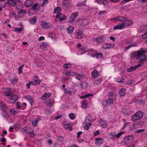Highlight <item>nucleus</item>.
Listing matches in <instances>:
<instances>
[{"mask_svg": "<svg viewBox=\"0 0 147 147\" xmlns=\"http://www.w3.org/2000/svg\"><path fill=\"white\" fill-rule=\"evenodd\" d=\"M33 3V1L32 0H26L24 3V5L27 7L31 6Z\"/></svg>", "mask_w": 147, "mask_h": 147, "instance_id": "obj_15", "label": "nucleus"}, {"mask_svg": "<svg viewBox=\"0 0 147 147\" xmlns=\"http://www.w3.org/2000/svg\"><path fill=\"white\" fill-rule=\"evenodd\" d=\"M47 46V44L45 42H42L41 43L40 45V48L43 49H44L46 48Z\"/></svg>", "mask_w": 147, "mask_h": 147, "instance_id": "obj_33", "label": "nucleus"}, {"mask_svg": "<svg viewBox=\"0 0 147 147\" xmlns=\"http://www.w3.org/2000/svg\"><path fill=\"white\" fill-rule=\"evenodd\" d=\"M126 18L123 16H118L117 20L120 22H123Z\"/></svg>", "mask_w": 147, "mask_h": 147, "instance_id": "obj_35", "label": "nucleus"}, {"mask_svg": "<svg viewBox=\"0 0 147 147\" xmlns=\"http://www.w3.org/2000/svg\"><path fill=\"white\" fill-rule=\"evenodd\" d=\"M28 134H29L30 135V136L32 137H33L35 135V134L33 131H28Z\"/></svg>", "mask_w": 147, "mask_h": 147, "instance_id": "obj_59", "label": "nucleus"}, {"mask_svg": "<svg viewBox=\"0 0 147 147\" xmlns=\"http://www.w3.org/2000/svg\"><path fill=\"white\" fill-rule=\"evenodd\" d=\"M140 123L139 122H138L134 124L133 125V127L135 128H138L140 126Z\"/></svg>", "mask_w": 147, "mask_h": 147, "instance_id": "obj_48", "label": "nucleus"}, {"mask_svg": "<svg viewBox=\"0 0 147 147\" xmlns=\"http://www.w3.org/2000/svg\"><path fill=\"white\" fill-rule=\"evenodd\" d=\"M6 106L5 105L4 103H0V108L1 109L5 110L6 109Z\"/></svg>", "mask_w": 147, "mask_h": 147, "instance_id": "obj_42", "label": "nucleus"}, {"mask_svg": "<svg viewBox=\"0 0 147 147\" xmlns=\"http://www.w3.org/2000/svg\"><path fill=\"white\" fill-rule=\"evenodd\" d=\"M51 95V93L49 92H45L44 95L41 97V99L42 100H44L47 98H49Z\"/></svg>", "mask_w": 147, "mask_h": 147, "instance_id": "obj_12", "label": "nucleus"}, {"mask_svg": "<svg viewBox=\"0 0 147 147\" xmlns=\"http://www.w3.org/2000/svg\"><path fill=\"white\" fill-rule=\"evenodd\" d=\"M91 56L93 57H96L97 58H101L102 57V53H97L95 55L91 54Z\"/></svg>", "mask_w": 147, "mask_h": 147, "instance_id": "obj_27", "label": "nucleus"}, {"mask_svg": "<svg viewBox=\"0 0 147 147\" xmlns=\"http://www.w3.org/2000/svg\"><path fill=\"white\" fill-rule=\"evenodd\" d=\"M37 18L35 16H34L33 18H30L29 21L32 24H34L36 22Z\"/></svg>", "mask_w": 147, "mask_h": 147, "instance_id": "obj_25", "label": "nucleus"}, {"mask_svg": "<svg viewBox=\"0 0 147 147\" xmlns=\"http://www.w3.org/2000/svg\"><path fill=\"white\" fill-rule=\"evenodd\" d=\"M25 98L26 99H27L29 101L32 100V98L30 96H27L25 97Z\"/></svg>", "mask_w": 147, "mask_h": 147, "instance_id": "obj_62", "label": "nucleus"}, {"mask_svg": "<svg viewBox=\"0 0 147 147\" xmlns=\"http://www.w3.org/2000/svg\"><path fill=\"white\" fill-rule=\"evenodd\" d=\"M92 77L93 78H96L98 77V73L96 69H94L93 71L91 73Z\"/></svg>", "mask_w": 147, "mask_h": 147, "instance_id": "obj_14", "label": "nucleus"}, {"mask_svg": "<svg viewBox=\"0 0 147 147\" xmlns=\"http://www.w3.org/2000/svg\"><path fill=\"white\" fill-rule=\"evenodd\" d=\"M140 29L141 32H145L146 30H147V27L145 26H142L140 27Z\"/></svg>", "mask_w": 147, "mask_h": 147, "instance_id": "obj_39", "label": "nucleus"}, {"mask_svg": "<svg viewBox=\"0 0 147 147\" xmlns=\"http://www.w3.org/2000/svg\"><path fill=\"white\" fill-rule=\"evenodd\" d=\"M28 128L26 127H23L22 129V131L25 133L26 134H28Z\"/></svg>", "mask_w": 147, "mask_h": 147, "instance_id": "obj_51", "label": "nucleus"}, {"mask_svg": "<svg viewBox=\"0 0 147 147\" xmlns=\"http://www.w3.org/2000/svg\"><path fill=\"white\" fill-rule=\"evenodd\" d=\"M54 103L53 101H51L50 100H48L46 101V104L47 105L50 107L53 105Z\"/></svg>", "mask_w": 147, "mask_h": 147, "instance_id": "obj_30", "label": "nucleus"}, {"mask_svg": "<svg viewBox=\"0 0 147 147\" xmlns=\"http://www.w3.org/2000/svg\"><path fill=\"white\" fill-rule=\"evenodd\" d=\"M24 65H22L21 66H20V67H19L18 69L19 72V74H20L21 73H22V67Z\"/></svg>", "mask_w": 147, "mask_h": 147, "instance_id": "obj_60", "label": "nucleus"}, {"mask_svg": "<svg viewBox=\"0 0 147 147\" xmlns=\"http://www.w3.org/2000/svg\"><path fill=\"white\" fill-rule=\"evenodd\" d=\"M69 117L71 119H73L75 118V114L73 113H71L69 115Z\"/></svg>", "mask_w": 147, "mask_h": 147, "instance_id": "obj_54", "label": "nucleus"}, {"mask_svg": "<svg viewBox=\"0 0 147 147\" xmlns=\"http://www.w3.org/2000/svg\"><path fill=\"white\" fill-rule=\"evenodd\" d=\"M41 25L43 29H48L52 27L51 25L49 23H48L45 22H41Z\"/></svg>", "mask_w": 147, "mask_h": 147, "instance_id": "obj_4", "label": "nucleus"}, {"mask_svg": "<svg viewBox=\"0 0 147 147\" xmlns=\"http://www.w3.org/2000/svg\"><path fill=\"white\" fill-rule=\"evenodd\" d=\"M25 13H26V11L22 9L18 12V14L19 15L21 14V16H23Z\"/></svg>", "mask_w": 147, "mask_h": 147, "instance_id": "obj_37", "label": "nucleus"}, {"mask_svg": "<svg viewBox=\"0 0 147 147\" xmlns=\"http://www.w3.org/2000/svg\"><path fill=\"white\" fill-rule=\"evenodd\" d=\"M40 119L38 118L36 119V120L32 121V125L34 126H36L38 122L39 121Z\"/></svg>", "mask_w": 147, "mask_h": 147, "instance_id": "obj_36", "label": "nucleus"}, {"mask_svg": "<svg viewBox=\"0 0 147 147\" xmlns=\"http://www.w3.org/2000/svg\"><path fill=\"white\" fill-rule=\"evenodd\" d=\"M88 20L86 19H82L80 21L79 25L80 26H85L88 24Z\"/></svg>", "mask_w": 147, "mask_h": 147, "instance_id": "obj_10", "label": "nucleus"}, {"mask_svg": "<svg viewBox=\"0 0 147 147\" xmlns=\"http://www.w3.org/2000/svg\"><path fill=\"white\" fill-rule=\"evenodd\" d=\"M17 78L16 77L10 79V84L11 85H15L17 82Z\"/></svg>", "mask_w": 147, "mask_h": 147, "instance_id": "obj_19", "label": "nucleus"}, {"mask_svg": "<svg viewBox=\"0 0 147 147\" xmlns=\"http://www.w3.org/2000/svg\"><path fill=\"white\" fill-rule=\"evenodd\" d=\"M123 131H121L118 133L117 134H116V138H119L122 134L124 133Z\"/></svg>", "mask_w": 147, "mask_h": 147, "instance_id": "obj_58", "label": "nucleus"}, {"mask_svg": "<svg viewBox=\"0 0 147 147\" xmlns=\"http://www.w3.org/2000/svg\"><path fill=\"white\" fill-rule=\"evenodd\" d=\"M86 0H84L82 2H79L78 3L77 6L78 7H80L82 6H86Z\"/></svg>", "mask_w": 147, "mask_h": 147, "instance_id": "obj_24", "label": "nucleus"}, {"mask_svg": "<svg viewBox=\"0 0 147 147\" xmlns=\"http://www.w3.org/2000/svg\"><path fill=\"white\" fill-rule=\"evenodd\" d=\"M101 125L104 128H105L107 125V123L106 121L103 120H101L100 122Z\"/></svg>", "mask_w": 147, "mask_h": 147, "instance_id": "obj_34", "label": "nucleus"}, {"mask_svg": "<svg viewBox=\"0 0 147 147\" xmlns=\"http://www.w3.org/2000/svg\"><path fill=\"white\" fill-rule=\"evenodd\" d=\"M10 112L11 114H16L17 113L16 111L14 110L13 109H11L10 110Z\"/></svg>", "mask_w": 147, "mask_h": 147, "instance_id": "obj_61", "label": "nucleus"}, {"mask_svg": "<svg viewBox=\"0 0 147 147\" xmlns=\"http://www.w3.org/2000/svg\"><path fill=\"white\" fill-rule=\"evenodd\" d=\"M144 131V129H138L136 130L135 132V133H140L143 132Z\"/></svg>", "mask_w": 147, "mask_h": 147, "instance_id": "obj_52", "label": "nucleus"}, {"mask_svg": "<svg viewBox=\"0 0 147 147\" xmlns=\"http://www.w3.org/2000/svg\"><path fill=\"white\" fill-rule=\"evenodd\" d=\"M79 13L76 12L72 13L70 16L69 21L70 22H72L74 20V19L78 15Z\"/></svg>", "mask_w": 147, "mask_h": 147, "instance_id": "obj_6", "label": "nucleus"}, {"mask_svg": "<svg viewBox=\"0 0 147 147\" xmlns=\"http://www.w3.org/2000/svg\"><path fill=\"white\" fill-rule=\"evenodd\" d=\"M81 87L83 89L86 88L88 86V85L86 82H82L81 84Z\"/></svg>", "mask_w": 147, "mask_h": 147, "instance_id": "obj_44", "label": "nucleus"}, {"mask_svg": "<svg viewBox=\"0 0 147 147\" xmlns=\"http://www.w3.org/2000/svg\"><path fill=\"white\" fill-rule=\"evenodd\" d=\"M39 4L38 3H35L32 6V8L30 10L32 11L33 10H36L38 9V6Z\"/></svg>", "mask_w": 147, "mask_h": 147, "instance_id": "obj_28", "label": "nucleus"}, {"mask_svg": "<svg viewBox=\"0 0 147 147\" xmlns=\"http://www.w3.org/2000/svg\"><path fill=\"white\" fill-rule=\"evenodd\" d=\"M48 0H43L41 6L44 7L46 4H47Z\"/></svg>", "mask_w": 147, "mask_h": 147, "instance_id": "obj_57", "label": "nucleus"}, {"mask_svg": "<svg viewBox=\"0 0 147 147\" xmlns=\"http://www.w3.org/2000/svg\"><path fill=\"white\" fill-rule=\"evenodd\" d=\"M116 96V92L115 91L113 92H111V103L113 102V101L112 102V101L115 100Z\"/></svg>", "mask_w": 147, "mask_h": 147, "instance_id": "obj_9", "label": "nucleus"}, {"mask_svg": "<svg viewBox=\"0 0 147 147\" xmlns=\"http://www.w3.org/2000/svg\"><path fill=\"white\" fill-rule=\"evenodd\" d=\"M83 33L81 31H79L76 33V37L77 38H81L82 37Z\"/></svg>", "mask_w": 147, "mask_h": 147, "instance_id": "obj_29", "label": "nucleus"}, {"mask_svg": "<svg viewBox=\"0 0 147 147\" xmlns=\"http://www.w3.org/2000/svg\"><path fill=\"white\" fill-rule=\"evenodd\" d=\"M85 126L84 127L85 129L88 130L89 129V127L91 126L92 124L91 123H84Z\"/></svg>", "mask_w": 147, "mask_h": 147, "instance_id": "obj_45", "label": "nucleus"}, {"mask_svg": "<svg viewBox=\"0 0 147 147\" xmlns=\"http://www.w3.org/2000/svg\"><path fill=\"white\" fill-rule=\"evenodd\" d=\"M61 9V8L60 7H58L55 9L54 13H58Z\"/></svg>", "mask_w": 147, "mask_h": 147, "instance_id": "obj_43", "label": "nucleus"}, {"mask_svg": "<svg viewBox=\"0 0 147 147\" xmlns=\"http://www.w3.org/2000/svg\"><path fill=\"white\" fill-rule=\"evenodd\" d=\"M146 52V51H145L143 50H139L138 52H137V59H139V58H141V57L146 56L144 54H145Z\"/></svg>", "mask_w": 147, "mask_h": 147, "instance_id": "obj_7", "label": "nucleus"}, {"mask_svg": "<svg viewBox=\"0 0 147 147\" xmlns=\"http://www.w3.org/2000/svg\"><path fill=\"white\" fill-rule=\"evenodd\" d=\"M96 2L104 5H106L108 4L107 1L106 0H95Z\"/></svg>", "mask_w": 147, "mask_h": 147, "instance_id": "obj_21", "label": "nucleus"}, {"mask_svg": "<svg viewBox=\"0 0 147 147\" xmlns=\"http://www.w3.org/2000/svg\"><path fill=\"white\" fill-rule=\"evenodd\" d=\"M110 47V44H105L102 47V48H105L106 49L109 48Z\"/></svg>", "mask_w": 147, "mask_h": 147, "instance_id": "obj_53", "label": "nucleus"}, {"mask_svg": "<svg viewBox=\"0 0 147 147\" xmlns=\"http://www.w3.org/2000/svg\"><path fill=\"white\" fill-rule=\"evenodd\" d=\"M141 65V64H139L138 65L131 66L127 69V71L128 72H129L135 70L138 67H140Z\"/></svg>", "mask_w": 147, "mask_h": 147, "instance_id": "obj_8", "label": "nucleus"}, {"mask_svg": "<svg viewBox=\"0 0 147 147\" xmlns=\"http://www.w3.org/2000/svg\"><path fill=\"white\" fill-rule=\"evenodd\" d=\"M74 30V28L73 27L71 26L67 28V30L69 34H71L73 32Z\"/></svg>", "mask_w": 147, "mask_h": 147, "instance_id": "obj_38", "label": "nucleus"}, {"mask_svg": "<svg viewBox=\"0 0 147 147\" xmlns=\"http://www.w3.org/2000/svg\"><path fill=\"white\" fill-rule=\"evenodd\" d=\"M83 75L78 74L76 75V79L78 80H80V79L82 78L83 77Z\"/></svg>", "mask_w": 147, "mask_h": 147, "instance_id": "obj_46", "label": "nucleus"}, {"mask_svg": "<svg viewBox=\"0 0 147 147\" xmlns=\"http://www.w3.org/2000/svg\"><path fill=\"white\" fill-rule=\"evenodd\" d=\"M106 12L105 11H100L98 14L100 18H102L105 15V13Z\"/></svg>", "mask_w": 147, "mask_h": 147, "instance_id": "obj_31", "label": "nucleus"}, {"mask_svg": "<svg viewBox=\"0 0 147 147\" xmlns=\"http://www.w3.org/2000/svg\"><path fill=\"white\" fill-rule=\"evenodd\" d=\"M82 107L83 108H86L87 105V101L86 100L82 101Z\"/></svg>", "mask_w": 147, "mask_h": 147, "instance_id": "obj_32", "label": "nucleus"}, {"mask_svg": "<svg viewBox=\"0 0 147 147\" xmlns=\"http://www.w3.org/2000/svg\"><path fill=\"white\" fill-rule=\"evenodd\" d=\"M110 98H109L107 100H105L103 101L102 102V105L103 106H110Z\"/></svg>", "mask_w": 147, "mask_h": 147, "instance_id": "obj_13", "label": "nucleus"}, {"mask_svg": "<svg viewBox=\"0 0 147 147\" xmlns=\"http://www.w3.org/2000/svg\"><path fill=\"white\" fill-rule=\"evenodd\" d=\"M56 17L58 18L59 20L60 21L64 20L66 17L65 15H61V13L57 15Z\"/></svg>", "mask_w": 147, "mask_h": 147, "instance_id": "obj_20", "label": "nucleus"}, {"mask_svg": "<svg viewBox=\"0 0 147 147\" xmlns=\"http://www.w3.org/2000/svg\"><path fill=\"white\" fill-rule=\"evenodd\" d=\"M7 2L12 7L15 6L17 2L14 0H7Z\"/></svg>", "mask_w": 147, "mask_h": 147, "instance_id": "obj_16", "label": "nucleus"}, {"mask_svg": "<svg viewBox=\"0 0 147 147\" xmlns=\"http://www.w3.org/2000/svg\"><path fill=\"white\" fill-rule=\"evenodd\" d=\"M71 64L70 63H65L63 65V67L65 68H68L71 67Z\"/></svg>", "mask_w": 147, "mask_h": 147, "instance_id": "obj_49", "label": "nucleus"}, {"mask_svg": "<svg viewBox=\"0 0 147 147\" xmlns=\"http://www.w3.org/2000/svg\"><path fill=\"white\" fill-rule=\"evenodd\" d=\"M136 56H137V52H134L131 54V57L132 59H133Z\"/></svg>", "mask_w": 147, "mask_h": 147, "instance_id": "obj_47", "label": "nucleus"}, {"mask_svg": "<svg viewBox=\"0 0 147 147\" xmlns=\"http://www.w3.org/2000/svg\"><path fill=\"white\" fill-rule=\"evenodd\" d=\"M146 56H144L143 57L139 58L138 59L139 60L138 61V63H144L145 61H147V59L146 58Z\"/></svg>", "mask_w": 147, "mask_h": 147, "instance_id": "obj_22", "label": "nucleus"}, {"mask_svg": "<svg viewBox=\"0 0 147 147\" xmlns=\"http://www.w3.org/2000/svg\"><path fill=\"white\" fill-rule=\"evenodd\" d=\"M134 138V136L132 135L126 137H125L121 143L123 145H127L132 141Z\"/></svg>", "mask_w": 147, "mask_h": 147, "instance_id": "obj_3", "label": "nucleus"}, {"mask_svg": "<svg viewBox=\"0 0 147 147\" xmlns=\"http://www.w3.org/2000/svg\"><path fill=\"white\" fill-rule=\"evenodd\" d=\"M91 118L89 115L87 116L86 117L85 120V122L84 123H91Z\"/></svg>", "mask_w": 147, "mask_h": 147, "instance_id": "obj_23", "label": "nucleus"}, {"mask_svg": "<svg viewBox=\"0 0 147 147\" xmlns=\"http://www.w3.org/2000/svg\"><path fill=\"white\" fill-rule=\"evenodd\" d=\"M11 94V93L10 90H8L5 92L4 93L3 95H5V96H10Z\"/></svg>", "mask_w": 147, "mask_h": 147, "instance_id": "obj_41", "label": "nucleus"}, {"mask_svg": "<svg viewBox=\"0 0 147 147\" xmlns=\"http://www.w3.org/2000/svg\"><path fill=\"white\" fill-rule=\"evenodd\" d=\"M96 144L98 145H100L103 142V139L101 138H96L95 139Z\"/></svg>", "mask_w": 147, "mask_h": 147, "instance_id": "obj_17", "label": "nucleus"}, {"mask_svg": "<svg viewBox=\"0 0 147 147\" xmlns=\"http://www.w3.org/2000/svg\"><path fill=\"white\" fill-rule=\"evenodd\" d=\"M18 97L16 95H14L10 98V101L12 102H13L16 101L18 99Z\"/></svg>", "mask_w": 147, "mask_h": 147, "instance_id": "obj_26", "label": "nucleus"}, {"mask_svg": "<svg viewBox=\"0 0 147 147\" xmlns=\"http://www.w3.org/2000/svg\"><path fill=\"white\" fill-rule=\"evenodd\" d=\"M72 125V124L71 123H68L67 124H66L64 125V128L65 129H67L69 126Z\"/></svg>", "mask_w": 147, "mask_h": 147, "instance_id": "obj_56", "label": "nucleus"}, {"mask_svg": "<svg viewBox=\"0 0 147 147\" xmlns=\"http://www.w3.org/2000/svg\"><path fill=\"white\" fill-rule=\"evenodd\" d=\"M64 74L67 75L68 76H73L74 74V72H69L68 71H65V72Z\"/></svg>", "mask_w": 147, "mask_h": 147, "instance_id": "obj_40", "label": "nucleus"}, {"mask_svg": "<svg viewBox=\"0 0 147 147\" xmlns=\"http://www.w3.org/2000/svg\"><path fill=\"white\" fill-rule=\"evenodd\" d=\"M143 115V112L139 111L136 112L131 116V120L133 121L140 119Z\"/></svg>", "mask_w": 147, "mask_h": 147, "instance_id": "obj_2", "label": "nucleus"}, {"mask_svg": "<svg viewBox=\"0 0 147 147\" xmlns=\"http://www.w3.org/2000/svg\"><path fill=\"white\" fill-rule=\"evenodd\" d=\"M22 28H14V31L16 32H22Z\"/></svg>", "mask_w": 147, "mask_h": 147, "instance_id": "obj_55", "label": "nucleus"}, {"mask_svg": "<svg viewBox=\"0 0 147 147\" xmlns=\"http://www.w3.org/2000/svg\"><path fill=\"white\" fill-rule=\"evenodd\" d=\"M126 93V90L125 89H122L119 91V94L120 96H125Z\"/></svg>", "mask_w": 147, "mask_h": 147, "instance_id": "obj_18", "label": "nucleus"}, {"mask_svg": "<svg viewBox=\"0 0 147 147\" xmlns=\"http://www.w3.org/2000/svg\"><path fill=\"white\" fill-rule=\"evenodd\" d=\"M142 37L143 39H145L147 38V32H146L143 35H142Z\"/></svg>", "mask_w": 147, "mask_h": 147, "instance_id": "obj_64", "label": "nucleus"}, {"mask_svg": "<svg viewBox=\"0 0 147 147\" xmlns=\"http://www.w3.org/2000/svg\"><path fill=\"white\" fill-rule=\"evenodd\" d=\"M65 92L66 93L68 94L69 95H70L71 93V91L67 89H66L65 90Z\"/></svg>", "mask_w": 147, "mask_h": 147, "instance_id": "obj_63", "label": "nucleus"}, {"mask_svg": "<svg viewBox=\"0 0 147 147\" xmlns=\"http://www.w3.org/2000/svg\"><path fill=\"white\" fill-rule=\"evenodd\" d=\"M39 80L38 77L37 76H36L35 77H33L32 82V84L35 85L39 84L40 82V81Z\"/></svg>", "mask_w": 147, "mask_h": 147, "instance_id": "obj_5", "label": "nucleus"}, {"mask_svg": "<svg viewBox=\"0 0 147 147\" xmlns=\"http://www.w3.org/2000/svg\"><path fill=\"white\" fill-rule=\"evenodd\" d=\"M116 138V134L114 132L111 133V139H114Z\"/></svg>", "mask_w": 147, "mask_h": 147, "instance_id": "obj_50", "label": "nucleus"}, {"mask_svg": "<svg viewBox=\"0 0 147 147\" xmlns=\"http://www.w3.org/2000/svg\"><path fill=\"white\" fill-rule=\"evenodd\" d=\"M133 24V21L128 20L126 18L123 22L120 23L119 25L115 26L113 28V30H115L117 29H122L125 28L126 26H131Z\"/></svg>", "mask_w": 147, "mask_h": 147, "instance_id": "obj_1", "label": "nucleus"}, {"mask_svg": "<svg viewBox=\"0 0 147 147\" xmlns=\"http://www.w3.org/2000/svg\"><path fill=\"white\" fill-rule=\"evenodd\" d=\"M105 36H102L96 38L95 40L98 43H100L104 42L105 39Z\"/></svg>", "mask_w": 147, "mask_h": 147, "instance_id": "obj_11", "label": "nucleus"}]
</instances>
